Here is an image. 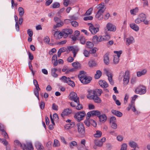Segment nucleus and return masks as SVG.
Listing matches in <instances>:
<instances>
[{
    "label": "nucleus",
    "mask_w": 150,
    "mask_h": 150,
    "mask_svg": "<svg viewBox=\"0 0 150 150\" xmlns=\"http://www.w3.org/2000/svg\"><path fill=\"white\" fill-rule=\"evenodd\" d=\"M102 4L103 3H102L96 6V8L98 10L96 17L99 20H101L103 18V5Z\"/></svg>",
    "instance_id": "f257e3e1"
},
{
    "label": "nucleus",
    "mask_w": 150,
    "mask_h": 150,
    "mask_svg": "<svg viewBox=\"0 0 150 150\" xmlns=\"http://www.w3.org/2000/svg\"><path fill=\"white\" fill-rule=\"evenodd\" d=\"M124 76V79H123V83L126 85L129 82V71H126L125 73V75H124V72L122 71L120 73V75L119 76V79H122V77Z\"/></svg>",
    "instance_id": "f03ea898"
},
{
    "label": "nucleus",
    "mask_w": 150,
    "mask_h": 150,
    "mask_svg": "<svg viewBox=\"0 0 150 150\" xmlns=\"http://www.w3.org/2000/svg\"><path fill=\"white\" fill-rule=\"evenodd\" d=\"M104 73L108 77V79L110 83L112 85H113L114 83L112 80V75L110 69H104Z\"/></svg>",
    "instance_id": "7ed1b4c3"
},
{
    "label": "nucleus",
    "mask_w": 150,
    "mask_h": 150,
    "mask_svg": "<svg viewBox=\"0 0 150 150\" xmlns=\"http://www.w3.org/2000/svg\"><path fill=\"white\" fill-rule=\"evenodd\" d=\"M134 92L137 94H143L146 92V87L144 86L140 85L136 88Z\"/></svg>",
    "instance_id": "20e7f679"
},
{
    "label": "nucleus",
    "mask_w": 150,
    "mask_h": 150,
    "mask_svg": "<svg viewBox=\"0 0 150 150\" xmlns=\"http://www.w3.org/2000/svg\"><path fill=\"white\" fill-rule=\"evenodd\" d=\"M102 92V90L101 89L91 90L88 91V94L87 95L99 96L101 95Z\"/></svg>",
    "instance_id": "39448f33"
},
{
    "label": "nucleus",
    "mask_w": 150,
    "mask_h": 150,
    "mask_svg": "<svg viewBox=\"0 0 150 150\" xmlns=\"http://www.w3.org/2000/svg\"><path fill=\"white\" fill-rule=\"evenodd\" d=\"M77 127L78 132L79 133L82 135H84L85 132V130L84 125L81 122H79L76 125Z\"/></svg>",
    "instance_id": "423d86ee"
},
{
    "label": "nucleus",
    "mask_w": 150,
    "mask_h": 150,
    "mask_svg": "<svg viewBox=\"0 0 150 150\" xmlns=\"http://www.w3.org/2000/svg\"><path fill=\"white\" fill-rule=\"evenodd\" d=\"M80 80L82 83L86 84L89 83L92 80V78L90 76H87L85 75L81 76L80 77Z\"/></svg>",
    "instance_id": "0eeeda50"
},
{
    "label": "nucleus",
    "mask_w": 150,
    "mask_h": 150,
    "mask_svg": "<svg viewBox=\"0 0 150 150\" xmlns=\"http://www.w3.org/2000/svg\"><path fill=\"white\" fill-rule=\"evenodd\" d=\"M84 123L85 125L88 127H89L92 125L94 127H96L97 124L96 122L93 120H86L84 121Z\"/></svg>",
    "instance_id": "6e6552de"
},
{
    "label": "nucleus",
    "mask_w": 150,
    "mask_h": 150,
    "mask_svg": "<svg viewBox=\"0 0 150 150\" xmlns=\"http://www.w3.org/2000/svg\"><path fill=\"white\" fill-rule=\"evenodd\" d=\"M69 98L71 100L74 101V102H79V98L77 97V94L75 92L71 93L69 94Z\"/></svg>",
    "instance_id": "1a4fd4ad"
},
{
    "label": "nucleus",
    "mask_w": 150,
    "mask_h": 150,
    "mask_svg": "<svg viewBox=\"0 0 150 150\" xmlns=\"http://www.w3.org/2000/svg\"><path fill=\"white\" fill-rule=\"evenodd\" d=\"M62 32L63 34V37L64 38H67L68 35H70L73 33L72 30L70 29H63Z\"/></svg>",
    "instance_id": "9d476101"
},
{
    "label": "nucleus",
    "mask_w": 150,
    "mask_h": 150,
    "mask_svg": "<svg viewBox=\"0 0 150 150\" xmlns=\"http://www.w3.org/2000/svg\"><path fill=\"white\" fill-rule=\"evenodd\" d=\"M87 97L89 99L93 100L96 103H100L101 102L100 99L98 96L87 95Z\"/></svg>",
    "instance_id": "9b49d317"
},
{
    "label": "nucleus",
    "mask_w": 150,
    "mask_h": 150,
    "mask_svg": "<svg viewBox=\"0 0 150 150\" xmlns=\"http://www.w3.org/2000/svg\"><path fill=\"white\" fill-rule=\"evenodd\" d=\"M106 28L108 31L115 32L116 30V27L110 23H108L106 25Z\"/></svg>",
    "instance_id": "f8f14e48"
},
{
    "label": "nucleus",
    "mask_w": 150,
    "mask_h": 150,
    "mask_svg": "<svg viewBox=\"0 0 150 150\" xmlns=\"http://www.w3.org/2000/svg\"><path fill=\"white\" fill-rule=\"evenodd\" d=\"M89 30L92 34L94 35L98 32L99 30V28L97 27H95L93 24L89 26Z\"/></svg>",
    "instance_id": "ddd939ff"
},
{
    "label": "nucleus",
    "mask_w": 150,
    "mask_h": 150,
    "mask_svg": "<svg viewBox=\"0 0 150 150\" xmlns=\"http://www.w3.org/2000/svg\"><path fill=\"white\" fill-rule=\"evenodd\" d=\"M68 49L69 51H72V53H73L74 57H75L76 53L79 50L78 47H74L73 46H71L68 47Z\"/></svg>",
    "instance_id": "4468645a"
},
{
    "label": "nucleus",
    "mask_w": 150,
    "mask_h": 150,
    "mask_svg": "<svg viewBox=\"0 0 150 150\" xmlns=\"http://www.w3.org/2000/svg\"><path fill=\"white\" fill-rule=\"evenodd\" d=\"M72 110L69 108L64 109L61 114L62 117L64 118V117L67 116L72 112Z\"/></svg>",
    "instance_id": "2eb2a0df"
},
{
    "label": "nucleus",
    "mask_w": 150,
    "mask_h": 150,
    "mask_svg": "<svg viewBox=\"0 0 150 150\" xmlns=\"http://www.w3.org/2000/svg\"><path fill=\"white\" fill-rule=\"evenodd\" d=\"M23 149H28L29 150H33V148L32 143L30 142H27L26 144H23Z\"/></svg>",
    "instance_id": "dca6fc26"
},
{
    "label": "nucleus",
    "mask_w": 150,
    "mask_h": 150,
    "mask_svg": "<svg viewBox=\"0 0 150 150\" xmlns=\"http://www.w3.org/2000/svg\"><path fill=\"white\" fill-rule=\"evenodd\" d=\"M36 148L38 150H44V148L41 143L38 141L36 142L35 144Z\"/></svg>",
    "instance_id": "f3484780"
},
{
    "label": "nucleus",
    "mask_w": 150,
    "mask_h": 150,
    "mask_svg": "<svg viewBox=\"0 0 150 150\" xmlns=\"http://www.w3.org/2000/svg\"><path fill=\"white\" fill-rule=\"evenodd\" d=\"M109 55V53H107L105 55L104 57V62L106 65H108L110 63L109 58L108 56Z\"/></svg>",
    "instance_id": "a211bd4d"
},
{
    "label": "nucleus",
    "mask_w": 150,
    "mask_h": 150,
    "mask_svg": "<svg viewBox=\"0 0 150 150\" xmlns=\"http://www.w3.org/2000/svg\"><path fill=\"white\" fill-rule=\"evenodd\" d=\"M126 45L129 46L134 42V39L132 37H130L126 38Z\"/></svg>",
    "instance_id": "6ab92c4d"
},
{
    "label": "nucleus",
    "mask_w": 150,
    "mask_h": 150,
    "mask_svg": "<svg viewBox=\"0 0 150 150\" xmlns=\"http://www.w3.org/2000/svg\"><path fill=\"white\" fill-rule=\"evenodd\" d=\"M111 112L113 115L119 117H122L123 115L122 113L120 112L115 110H112Z\"/></svg>",
    "instance_id": "aec40b11"
},
{
    "label": "nucleus",
    "mask_w": 150,
    "mask_h": 150,
    "mask_svg": "<svg viewBox=\"0 0 150 150\" xmlns=\"http://www.w3.org/2000/svg\"><path fill=\"white\" fill-rule=\"evenodd\" d=\"M14 143L15 145V147L16 149L18 148V147H20L22 149L23 148V144H22L21 142L18 140H15L14 142Z\"/></svg>",
    "instance_id": "412c9836"
},
{
    "label": "nucleus",
    "mask_w": 150,
    "mask_h": 150,
    "mask_svg": "<svg viewBox=\"0 0 150 150\" xmlns=\"http://www.w3.org/2000/svg\"><path fill=\"white\" fill-rule=\"evenodd\" d=\"M83 115H80L79 114L76 113L75 114L74 117L76 119V120L78 122H80L83 119L82 117Z\"/></svg>",
    "instance_id": "4be33fe9"
},
{
    "label": "nucleus",
    "mask_w": 150,
    "mask_h": 150,
    "mask_svg": "<svg viewBox=\"0 0 150 150\" xmlns=\"http://www.w3.org/2000/svg\"><path fill=\"white\" fill-rule=\"evenodd\" d=\"M88 64L89 67L91 68H93L96 66L97 63L95 61L93 60H90L88 63Z\"/></svg>",
    "instance_id": "5701e85b"
},
{
    "label": "nucleus",
    "mask_w": 150,
    "mask_h": 150,
    "mask_svg": "<svg viewBox=\"0 0 150 150\" xmlns=\"http://www.w3.org/2000/svg\"><path fill=\"white\" fill-rule=\"evenodd\" d=\"M130 27L136 31H137L139 30V27L135 23H131L130 24Z\"/></svg>",
    "instance_id": "b1692460"
},
{
    "label": "nucleus",
    "mask_w": 150,
    "mask_h": 150,
    "mask_svg": "<svg viewBox=\"0 0 150 150\" xmlns=\"http://www.w3.org/2000/svg\"><path fill=\"white\" fill-rule=\"evenodd\" d=\"M103 138H102L101 139V140H96L95 141L94 143L97 146H101L103 143V141H102L103 140Z\"/></svg>",
    "instance_id": "393cba45"
},
{
    "label": "nucleus",
    "mask_w": 150,
    "mask_h": 150,
    "mask_svg": "<svg viewBox=\"0 0 150 150\" xmlns=\"http://www.w3.org/2000/svg\"><path fill=\"white\" fill-rule=\"evenodd\" d=\"M146 69H144L141 71H139L137 72V76L138 77H140L142 75H145L147 72Z\"/></svg>",
    "instance_id": "a878e982"
},
{
    "label": "nucleus",
    "mask_w": 150,
    "mask_h": 150,
    "mask_svg": "<svg viewBox=\"0 0 150 150\" xmlns=\"http://www.w3.org/2000/svg\"><path fill=\"white\" fill-rule=\"evenodd\" d=\"M57 70V69L55 68H53L51 69V74L54 77H57L58 76V74L56 73Z\"/></svg>",
    "instance_id": "bb28decb"
},
{
    "label": "nucleus",
    "mask_w": 150,
    "mask_h": 150,
    "mask_svg": "<svg viewBox=\"0 0 150 150\" xmlns=\"http://www.w3.org/2000/svg\"><path fill=\"white\" fill-rule=\"evenodd\" d=\"M98 37L97 35H95L93 36V42L94 43H96L97 42H100L102 41V39H101V38Z\"/></svg>",
    "instance_id": "cd10ccee"
},
{
    "label": "nucleus",
    "mask_w": 150,
    "mask_h": 150,
    "mask_svg": "<svg viewBox=\"0 0 150 150\" xmlns=\"http://www.w3.org/2000/svg\"><path fill=\"white\" fill-rule=\"evenodd\" d=\"M102 73L100 70L97 71L96 73L95 74L94 77L96 79H99L101 76Z\"/></svg>",
    "instance_id": "c85d7f7f"
},
{
    "label": "nucleus",
    "mask_w": 150,
    "mask_h": 150,
    "mask_svg": "<svg viewBox=\"0 0 150 150\" xmlns=\"http://www.w3.org/2000/svg\"><path fill=\"white\" fill-rule=\"evenodd\" d=\"M129 145L132 148H133L134 149L137 147V143L132 141H130L129 143Z\"/></svg>",
    "instance_id": "c756f323"
},
{
    "label": "nucleus",
    "mask_w": 150,
    "mask_h": 150,
    "mask_svg": "<svg viewBox=\"0 0 150 150\" xmlns=\"http://www.w3.org/2000/svg\"><path fill=\"white\" fill-rule=\"evenodd\" d=\"M72 64V66L76 69H78L80 67V64L78 62H74Z\"/></svg>",
    "instance_id": "7c9ffc66"
},
{
    "label": "nucleus",
    "mask_w": 150,
    "mask_h": 150,
    "mask_svg": "<svg viewBox=\"0 0 150 150\" xmlns=\"http://www.w3.org/2000/svg\"><path fill=\"white\" fill-rule=\"evenodd\" d=\"M18 11L19 12V15L21 17H22L24 13V9L22 7H19L18 8Z\"/></svg>",
    "instance_id": "2f4dec72"
},
{
    "label": "nucleus",
    "mask_w": 150,
    "mask_h": 150,
    "mask_svg": "<svg viewBox=\"0 0 150 150\" xmlns=\"http://www.w3.org/2000/svg\"><path fill=\"white\" fill-rule=\"evenodd\" d=\"M138 17L142 21H144L146 19V17L145 15L143 13L140 14L138 16Z\"/></svg>",
    "instance_id": "473e14b6"
},
{
    "label": "nucleus",
    "mask_w": 150,
    "mask_h": 150,
    "mask_svg": "<svg viewBox=\"0 0 150 150\" xmlns=\"http://www.w3.org/2000/svg\"><path fill=\"white\" fill-rule=\"evenodd\" d=\"M102 133L99 130H97L96 133L94 134V136L95 137L100 138L102 135Z\"/></svg>",
    "instance_id": "72a5a7b5"
},
{
    "label": "nucleus",
    "mask_w": 150,
    "mask_h": 150,
    "mask_svg": "<svg viewBox=\"0 0 150 150\" xmlns=\"http://www.w3.org/2000/svg\"><path fill=\"white\" fill-rule=\"evenodd\" d=\"M66 51V48L64 47H62L60 48L58 50L57 53V55L58 57H60L61 53L62 52H64Z\"/></svg>",
    "instance_id": "f704fd0d"
},
{
    "label": "nucleus",
    "mask_w": 150,
    "mask_h": 150,
    "mask_svg": "<svg viewBox=\"0 0 150 150\" xmlns=\"http://www.w3.org/2000/svg\"><path fill=\"white\" fill-rule=\"evenodd\" d=\"M64 24L63 23L62 21H61L60 22L57 23L56 25L54 26L53 28L54 29H56L57 27H61Z\"/></svg>",
    "instance_id": "c9c22d12"
},
{
    "label": "nucleus",
    "mask_w": 150,
    "mask_h": 150,
    "mask_svg": "<svg viewBox=\"0 0 150 150\" xmlns=\"http://www.w3.org/2000/svg\"><path fill=\"white\" fill-rule=\"evenodd\" d=\"M93 47V44L90 41H88L86 43V47L88 48H91Z\"/></svg>",
    "instance_id": "e433bc0d"
},
{
    "label": "nucleus",
    "mask_w": 150,
    "mask_h": 150,
    "mask_svg": "<svg viewBox=\"0 0 150 150\" xmlns=\"http://www.w3.org/2000/svg\"><path fill=\"white\" fill-rule=\"evenodd\" d=\"M138 8L136 7L134 9L131 10H130V13L132 15H135L136 13L138 12Z\"/></svg>",
    "instance_id": "4c0bfd02"
},
{
    "label": "nucleus",
    "mask_w": 150,
    "mask_h": 150,
    "mask_svg": "<svg viewBox=\"0 0 150 150\" xmlns=\"http://www.w3.org/2000/svg\"><path fill=\"white\" fill-rule=\"evenodd\" d=\"M77 104V105H76V109L78 110H80L81 109L83 108V107L81 104L79 103V102H75Z\"/></svg>",
    "instance_id": "58836bf2"
},
{
    "label": "nucleus",
    "mask_w": 150,
    "mask_h": 150,
    "mask_svg": "<svg viewBox=\"0 0 150 150\" xmlns=\"http://www.w3.org/2000/svg\"><path fill=\"white\" fill-rule=\"evenodd\" d=\"M110 38V37L109 34L106 32L105 33V35H104V40H108Z\"/></svg>",
    "instance_id": "ea45409f"
},
{
    "label": "nucleus",
    "mask_w": 150,
    "mask_h": 150,
    "mask_svg": "<svg viewBox=\"0 0 150 150\" xmlns=\"http://www.w3.org/2000/svg\"><path fill=\"white\" fill-rule=\"evenodd\" d=\"M77 143L75 141H72L69 144V146L71 149L73 148V146H77Z\"/></svg>",
    "instance_id": "a19ab883"
},
{
    "label": "nucleus",
    "mask_w": 150,
    "mask_h": 150,
    "mask_svg": "<svg viewBox=\"0 0 150 150\" xmlns=\"http://www.w3.org/2000/svg\"><path fill=\"white\" fill-rule=\"evenodd\" d=\"M40 90L38 88H35L34 90V94L35 96L37 97L38 100H39V91H40Z\"/></svg>",
    "instance_id": "79ce46f5"
},
{
    "label": "nucleus",
    "mask_w": 150,
    "mask_h": 150,
    "mask_svg": "<svg viewBox=\"0 0 150 150\" xmlns=\"http://www.w3.org/2000/svg\"><path fill=\"white\" fill-rule=\"evenodd\" d=\"M131 105L132 106V108L131 109L134 112H135L136 111V110L135 108L134 102L132 101L131 102Z\"/></svg>",
    "instance_id": "37998d69"
},
{
    "label": "nucleus",
    "mask_w": 150,
    "mask_h": 150,
    "mask_svg": "<svg viewBox=\"0 0 150 150\" xmlns=\"http://www.w3.org/2000/svg\"><path fill=\"white\" fill-rule=\"evenodd\" d=\"M93 116V112H91V111L88 112L87 113L86 116V120H90V117L91 116Z\"/></svg>",
    "instance_id": "c03bdc74"
},
{
    "label": "nucleus",
    "mask_w": 150,
    "mask_h": 150,
    "mask_svg": "<svg viewBox=\"0 0 150 150\" xmlns=\"http://www.w3.org/2000/svg\"><path fill=\"white\" fill-rule=\"evenodd\" d=\"M91 112H93V116L94 115H99L100 114V112L98 110H93L91 111Z\"/></svg>",
    "instance_id": "a18cd8bd"
},
{
    "label": "nucleus",
    "mask_w": 150,
    "mask_h": 150,
    "mask_svg": "<svg viewBox=\"0 0 150 150\" xmlns=\"http://www.w3.org/2000/svg\"><path fill=\"white\" fill-rule=\"evenodd\" d=\"M60 6V4L59 3L57 2L54 3L52 4V7L53 8H59Z\"/></svg>",
    "instance_id": "49530a36"
},
{
    "label": "nucleus",
    "mask_w": 150,
    "mask_h": 150,
    "mask_svg": "<svg viewBox=\"0 0 150 150\" xmlns=\"http://www.w3.org/2000/svg\"><path fill=\"white\" fill-rule=\"evenodd\" d=\"M79 40L81 44H84L85 43V39L83 36H81Z\"/></svg>",
    "instance_id": "de8ad7c7"
},
{
    "label": "nucleus",
    "mask_w": 150,
    "mask_h": 150,
    "mask_svg": "<svg viewBox=\"0 0 150 150\" xmlns=\"http://www.w3.org/2000/svg\"><path fill=\"white\" fill-rule=\"evenodd\" d=\"M52 142L51 141H48L46 144V146L47 147V148L49 150H50L51 147L52 146Z\"/></svg>",
    "instance_id": "09e8293b"
},
{
    "label": "nucleus",
    "mask_w": 150,
    "mask_h": 150,
    "mask_svg": "<svg viewBox=\"0 0 150 150\" xmlns=\"http://www.w3.org/2000/svg\"><path fill=\"white\" fill-rule=\"evenodd\" d=\"M92 11V8H89L86 12L85 14V16H88L90 15Z\"/></svg>",
    "instance_id": "8fccbe9b"
},
{
    "label": "nucleus",
    "mask_w": 150,
    "mask_h": 150,
    "mask_svg": "<svg viewBox=\"0 0 150 150\" xmlns=\"http://www.w3.org/2000/svg\"><path fill=\"white\" fill-rule=\"evenodd\" d=\"M116 118L114 116L112 117L110 119V122L111 123H115Z\"/></svg>",
    "instance_id": "3c124183"
},
{
    "label": "nucleus",
    "mask_w": 150,
    "mask_h": 150,
    "mask_svg": "<svg viewBox=\"0 0 150 150\" xmlns=\"http://www.w3.org/2000/svg\"><path fill=\"white\" fill-rule=\"evenodd\" d=\"M33 83L35 86V88H38L39 90L40 89L39 87V86L38 84L37 81L35 79L33 80Z\"/></svg>",
    "instance_id": "603ef678"
},
{
    "label": "nucleus",
    "mask_w": 150,
    "mask_h": 150,
    "mask_svg": "<svg viewBox=\"0 0 150 150\" xmlns=\"http://www.w3.org/2000/svg\"><path fill=\"white\" fill-rule=\"evenodd\" d=\"M127 145L126 143L123 144L121 146L120 149L127 150Z\"/></svg>",
    "instance_id": "864d4df0"
},
{
    "label": "nucleus",
    "mask_w": 150,
    "mask_h": 150,
    "mask_svg": "<svg viewBox=\"0 0 150 150\" xmlns=\"http://www.w3.org/2000/svg\"><path fill=\"white\" fill-rule=\"evenodd\" d=\"M71 24L73 27H76L78 26V23L75 21H73L71 22Z\"/></svg>",
    "instance_id": "5fc2aeb1"
},
{
    "label": "nucleus",
    "mask_w": 150,
    "mask_h": 150,
    "mask_svg": "<svg viewBox=\"0 0 150 150\" xmlns=\"http://www.w3.org/2000/svg\"><path fill=\"white\" fill-rule=\"evenodd\" d=\"M93 17L91 16H87L84 17L83 18V20L84 21H87L88 20H91L93 19Z\"/></svg>",
    "instance_id": "6e6d98bb"
},
{
    "label": "nucleus",
    "mask_w": 150,
    "mask_h": 150,
    "mask_svg": "<svg viewBox=\"0 0 150 150\" xmlns=\"http://www.w3.org/2000/svg\"><path fill=\"white\" fill-rule=\"evenodd\" d=\"M114 53L117 54V57H120V55L122 53V51L121 50H120L119 51H114Z\"/></svg>",
    "instance_id": "4d7b16f0"
},
{
    "label": "nucleus",
    "mask_w": 150,
    "mask_h": 150,
    "mask_svg": "<svg viewBox=\"0 0 150 150\" xmlns=\"http://www.w3.org/2000/svg\"><path fill=\"white\" fill-rule=\"evenodd\" d=\"M40 108L42 109L43 110L45 108V103L43 101H41L39 104Z\"/></svg>",
    "instance_id": "13d9d810"
},
{
    "label": "nucleus",
    "mask_w": 150,
    "mask_h": 150,
    "mask_svg": "<svg viewBox=\"0 0 150 150\" xmlns=\"http://www.w3.org/2000/svg\"><path fill=\"white\" fill-rule=\"evenodd\" d=\"M116 139L119 142H121L123 140V137L122 136L120 135H119L117 136Z\"/></svg>",
    "instance_id": "bf43d9fd"
},
{
    "label": "nucleus",
    "mask_w": 150,
    "mask_h": 150,
    "mask_svg": "<svg viewBox=\"0 0 150 150\" xmlns=\"http://www.w3.org/2000/svg\"><path fill=\"white\" fill-rule=\"evenodd\" d=\"M59 145V142L57 139H55L54 140L53 146L54 147L58 146Z\"/></svg>",
    "instance_id": "052dcab7"
},
{
    "label": "nucleus",
    "mask_w": 150,
    "mask_h": 150,
    "mask_svg": "<svg viewBox=\"0 0 150 150\" xmlns=\"http://www.w3.org/2000/svg\"><path fill=\"white\" fill-rule=\"evenodd\" d=\"M69 83H67L69 85L72 87H74L75 86V85L74 82L72 81H71L70 79V81H69Z\"/></svg>",
    "instance_id": "680f3d73"
},
{
    "label": "nucleus",
    "mask_w": 150,
    "mask_h": 150,
    "mask_svg": "<svg viewBox=\"0 0 150 150\" xmlns=\"http://www.w3.org/2000/svg\"><path fill=\"white\" fill-rule=\"evenodd\" d=\"M27 33L30 37H32L33 35V32L31 30L29 29L28 30Z\"/></svg>",
    "instance_id": "e2e57ef3"
},
{
    "label": "nucleus",
    "mask_w": 150,
    "mask_h": 150,
    "mask_svg": "<svg viewBox=\"0 0 150 150\" xmlns=\"http://www.w3.org/2000/svg\"><path fill=\"white\" fill-rule=\"evenodd\" d=\"M111 127L114 129H116L117 128V124L115 123H111Z\"/></svg>",
    "instance_id": "0e129e2a"
},
{
    "label": "nucleus",
    "mask_w": 150,
    "mask_h": 150,
    "mask_svg": "<svg viewBox=\"0 0 150 150\" xmlns=\"http://www.w3.org/2000/svg\"><path fill=\"white\" fill-rule=\"evenodd\" d=\"M119 57H115L114 58L113 62L115 64H117L119 62Z\"/></svg>",
    "instance_id": "69168bd1"
},
{
    "label": "nucleus",
    "mask_w": 150,
    "mask_h": 150,
    "mask_svg": "<svg viewBox=\"0 0 150 150\" xmlns=\"http://www.w3.org/2000/svg\"><path fill=\"white\" fill-rule=\"evenodd\" d=\"M58 107L55 104L53 103L52 105V109L54 110H58Z\"/></svg>",
    "instance_id": "338daca9"
},
{
    "label": "nucleus",
    "mask_w": 150,
    "mask_h": 150,
    "mask_svg": "<svg viewBox=\"0 0 150 150\" xmlns=\"http://www.w3.org/2000/svg\"><path fill=\"white\" fill-rule=\"evenodd\" d=\"M44 40V42L47 43H49L50 42V39L48 37L46 36Z\"/></svg>",
    "instance_id": "774afa93"
}]
</instances>
